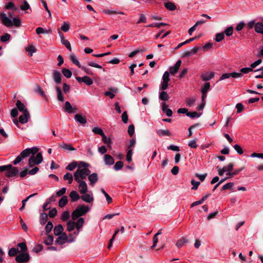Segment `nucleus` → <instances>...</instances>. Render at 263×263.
I'll use <instances>...</instances> for the list:
<instances>
[{
  "label": "nucleus",
  "instance_id": "2",
  "mask_svg": "<svg viewBox=\"0 0 263 263\" xmlns=\"http://www.w3.org/2000/svg\"><path fill=\"white\" fill-rule=\"evenodd\" d=\"M90 209L88 205H80L74 210L71 214V217L73 220H76L81 216L84 215L86 214Z\"/></svg>",
  "mask_w": 263,
  "mask_h": 263
},
{
  "label": "nucleus",
  "instance_id": "52",
  "mask_svg": "<svg viewBox=\"0 0 263 263\" xmlns=\"http://www.w3.org/2000/svg\"><path fill=\"white\" fill-rule=\"evenodd\" d=\"M19 251L17 249H16L15 248H11L10 249H9L8 251V255L10 256H14L17 254V253Z\"/></svg>",
  "mask_w": 263,
  "mask_h": 263
},
{
  "label": "nucleus",
  "instance_id": "8",
  "mask_svg": "<svg viewBox=\"0 0 263 263\" xmlns=\"http://www.w3.org/2000/svg\"><path fill=\"white\" fill-rule=\"evenodd\" d=\"M242 74L241 73H237V72H232L231 73H224L221 75L219 79V81H221L226 79H228L230 77L233 78H238L242 77Z\"/></svg>",
  "mask_w": 263,
  "mask_h": 263
},
{
  "label": "nucleus",
  "instance_id": "31",
  "mask_svg": "<svg viewBox=\"0 0 263 263\" xmlns=\"http://www.w3.org/2000/svg\"><path fill=\"white\" fill-rule=\"evenodd\" d=\"M60 146L66 151H76V148L72 147L71 145L65 143H62L60 144Z\"/></svg>",
  "mask_w": 263,
  "mask_h": 263
},
{
  "label": "nucleus",
  "instance_id": "39",
  "mask_svg": "<svg viewBox=\"0 0 263 263\" xmlns=\"http://www.w3.org/2000/svg\"><path fill=\"white\" fill-rule=\"evenodd\" d=\"M75 227V222L72 221H69L67 223V229L69 232L72 231Z\"/></svg>",
  "mask_w": 263,
  "mask_h": 263
},
{
  "label": "nucleus",
  "instance_id": "29",
  "mask_svg": "<svg viewBox=\"0 0 263 263\" xmlns=\"http://www.w3.org/2000/svg\"><path fill=\"white\" fill-rule=\"evenodd\" d=\"M48 215L45 213H43L40 216V223L41 225H44L47 222Z\"/></svg>",
  "mask_w": 263,
  "mask_h": 263
},
{
  "label": "nucleus",
  "instance_id": "49",
  "mask_svg": "<svg viewBox=\"0 0 263 263\" xmlns=\"http://www.w3.org/2000/svg\"><path fill=\"white\" fill-rule=\"evenodd\" d=\"M61 41V43L63 45H64L67 48L68 50H69L70 51H71V45H70V42L68 41V40H66L65 39H64L63 40H62Z\"/></svg>",
  "mask_w": 263,
  "mask_h": 263
},
{
  "label": "nucleus",
  "instance_id": "26",
  "mask_svg": "<svg viewBox=\"0 0 263 263\" xmlns=\"http://www.w3.org/2000/svg\"><path fill=\"white\" fill-rule=\"evenodd\" d=\"M69 196L71 198V200L72 202L77 201L80 198L79 194L75 191H72L70 192Z\"/></svg>",
  "mask_w": 263,
  "mask_h": 263
},
{
  "label": "nucleus",
  "instance_id": "21",
  "mask_svg": "<svg viewBox=\"0 0 263 263\" xmlns=\"http://www.w3.org/2000/svg\"><path fill=\"white\" fill-rule=\"evenodd\" d=\"M16 106L21 112H24L26 111H28L25 105L19 100H17Z\"/></svg>",
  "mask_w": 263,
  "mask_h": 263
},
{
  "label": "nucleus",
  "instance_id": "27",
  "mask_svg": "<svg viewBox=\"0 0 263 263\" xmlns=\"http://www.w3.org/2000/svg\"><path fill=\"white\" fill-rule=\"evenodd\" d=\"M84 195L81 196V198L84 201H85L87 203H90L93 200V197L88 194H84Z\"/></svg>",
  "mask_w": 263,
  "mask_h": 263
},
{
  "label": "nucleus",
  "instance_id": "19",
  "mask_svg": "<svg viewBox=\"0 0 263 263\" xmlns=\"http://www.w3.org/2000/svg\"><path fill=\"white\" fill-rule=\"evenodd\" d=\"M188 239L184 237H182L177 241L176 246L178 248H181L184 246L185 245L188 243Z\"/></svg>",
  "mask_w": 263,
  "mask_h": 263
},
{
  "label": "nucleus",
  "instance_id": "22",
  "mask_svg": "<svg viewBox=\"0 0 263 263\" xmlns=\"http://www.w3.org/2000/svg\"><path fill=\"white\" fill-rule=\"evenodd\" d=\"M38 150V148L34 147L32 148H27L24 149L23 151L26 152V155L27 156V157H28L31 154L32 155V156H33L35 154H36Z\"/></svg>",
  "mask_w": 263,
  "mask_h": 263
},
{
  "label": "nucleus",
  "instance_id": "17",
  "mask_svg": "<svg viewBox=\"0 0 263 263\" xmlns=\"http://www.w3.org/2000/svg\"><path fill=\"white\" fill-rule=\"evenodd\" d=\"M162 110L168 117L172 116L173 112L171 109L167 108V105L164 102L161 103Z\"/></svg>",
  "mask_w": 263,
  "mask_h": 263
},
{
  "label": "nucleus",
  "instance_id": "20",
  "mask_svg": "<svg viewBox=\"0 0 263 263\" xmlns=\"http://www.w3.org/2000/svg\"><path fill=\"white\" fill-rule=\"evenodd\" d=\"M76 121L81 124H85L87 122V120L85 117L82 116L81 114H76L74 116Z\"/></svg>",
  "mask_w": 263,
  "mask_h": 263
},
{
  "label": "nucleus",
  "instance_id": "60",
  "mask_svg": "<svg viewBox=\"0 0 263 263\" xmlns=\"http://www.w3.org/2000/svg\"><path fill=\"white\" fill-rule=\"evenodd\" d=\"M101 191L105 196L108 203L109 204L111 203L112 201V198L109 196V195L105 192V191L103 189H101Z\"/></svg>",
  "mask_w": 263,
  "mask_h": 263
},
{
  "label": "nucleus",
  "instance_id": "51",
  "mask_svg": "<svg viewBox=\"0 0 263 263\" xmlns=\"http://www.w3.org/2000/svg\"><path fill=\"white\" fill-rule=\"evenodd\" d=\"M62 73L64 74V76L67 78H70L72 76V72L68 69H63Z\"/></svg>",
  "mask_w": 263,
  "mask_h": 263
},
{
  "label": "nucleus",
  "instance_id": "48",
  "mask_svg": "<svg viewBox=\"0 0 263 263\" xmlns=\"http://www.w3.org/2000/svg\"><path fill=\"white\" fill-rule=\"evenodd\" d=\"M92 131L95 134H98L101 136L104 134L102 129L99 127H93Z\"/></svg>",
  "mask_w": 263,
  "mask_h": 263
},
{
  "label": "nucleus",
  "instance_id": "36",
  "mask_svg": "<svg viewBox=\"0 0 263 263\" xmlns=\"http://www.w3.org/2000/svg\"><path fill=\"white\" fill-rule=\"evenodd\" d=\"M68 202V199L67 197L65 196H63L62 197V198L60 199V200L59 201V205L63 208L64 207Z\"/></svg>",
  "mask_w": 263,
  "mask_h": 263
},
{
  "label": "nucleus",
  "instance_id": "28",
  "mask_svg": "<svg viewBox=\"0 0 263 263\" xmlns=\"http://www.w3.org/2000/svg\"><path fill=\"white\" fill-rule=\"evenodd\" d=\"M78 218L77 221L75 222V227L77 229L81 230L84 223V219L82 217Z\"/></svg>",
  "mask_w": 263,
  "mask_h": 263
},
{
  "label": "nucleus",
  "instance_id": "53",
  "mask_svg": "<svg viewBox=\"0 0 263 263\" xmlns=\"http://www.w3.org/2000/svg\"><path fill=\"white\" fill-rule=\"evenodd\" d=\"M5 9L8 10H12L13 11H15L17 10L16 8L15 7V5L13 3L10 2H9L7 5L5 6Z\"/></svg>",
  "mask_w": 263,
  "mask_h": 263
},
{
  "label": "nucleus",
  "instance_id": "10",
  "mask_svg": "<svg viewBox=\"0 0 263 263\" xmlns=\"http://www.w3.org/2000/svg\"><path fill=\"white\" fill-rule=\"evenodd\" d=\"M30 118V115L29 111H26V112H22V115L19 117V122L22 124H25L28 122Z\"/></svg>",
  "mask_w": 263,
  "mask_h": 263
},
{
  "label": "nucleus",
  "instance_id": "47",
  "mask_svg": "<svg viewBox=\"0 0 263 263\" xmlns=\"http://www.w3.org/2000/svg\"><path fill=\"white\" fill-rule=\"evenodd\" d=\"M53 228V224L51 221H48L45 227V231L46 234H48Z\"/></svg>",
  "mask_w": 263,
  "mask_h": 263
},
{
  "label": "nucleus",
  "instance_id": "15",
  "mask_svg": "<svg viewBox=\"0 0 263 263\" xmlns=\"http://www.w3.org/2000/svg\"><path fill=\"white\" fill-rule=\"evenodd\" d=\"M103 159L105 164L107 165H111L115 163L113 157L108 154H105Z\"/></svg>",
  "mask_w": 263,
  "mask_h": 263
},
{
  "label": "nucleus",
  "instance_id": "24",
  "mask_svg": "<svg viewBox=\"0 0 263 263\" xmlns=\"http://www.w3.org/2000/svg\"><path fill=\"white\" fill-rule=\"evenodd\" d=\"M63 226L61 224H58L54 227L53 232L55 235L59 236L63 233Z\"/></svg>",
  "mask_w": 263,
  "mask_h": 263
},
{
  "label": "nucleus",
  "instance_id": "38",
  "mask_svg": "<svg viewBox=\"0 0 263 263\" xmlns=\"http://www.w3.org/2000/svg\"><path fill=\"white\" fill-rule=\"evenodd\" d=\"M63 179L64 180H68V183L71 184L73 181V176L71 173H67L63 176Z\"/></svg>",
  "mask_w": 263,
  "mask_h": 263
},
{
  "label": "nucleus",
  "instance_id": "14",
  "mask_svg": "<svg viewBox=\"0 0 263 263\" xmlns=\"http://www.w3.org/2000/svg\"><path fill=\"white\" fill-rule=\"evenodd\" d=\"M181 64V61L178 60L174 66L171 67L169 69L170 73L174 75L178 70L179 67H180Z\"/></svg>",
  "mask_w": 263,
  "mask_h": 263
},
{
  "label": "nucleus",
  "instance_id": "58",
  "mask_svg": "<svg viewBox=\"0 0 263 263\" xmlns=\"http://www.w3.org/2000/svg\"><path fill=\"white\" fill-rule=\"evenodd\" d=\"M70 29V25L67 22H64L63 24L61 26V29L64 32H67Z\"/></svg>",
  "mask_w": 263,
  "mask_h": 263
},
{
  "label": "nucleus",
  "instance_id": "59",
  "mask_svg": "<svg viewBox=\"0 0 263 263\" xmlns=\"http://www.w3.org/2000/svg\"><path fill=\"white\" fill-rule=\"evenodd\" d=\"M224 38V33L222 32L218 33L216 34L215 41L217 42H221Z\"/></svg>",
  "mask_w": 263,
  "mask_h": 263
},
{
  "label": "nucleus",
  "instance_id": "62",
  "mask_svg": "<svg viewBox=\"0 0 263 263\" xmlns=\"http://www.w3.org/2000/svg\"><path fill=\"white\" fill-rule=\"evenodd\" d=\"M35 162L36 161H35V156L34 155L31 156L29 158V161H28L29 167H32L34 165H36V164H35Z\"/></svg>",
  "mask_w": 263,
  "mask_h": 263
},
{
  "label": "nucleus",
  "instance_id": "16",
  "mask_svg": "<svg viewBox=\"0 0 263 263\" xmlns=\"http://www.w3.org/2000/svg\"><path fill=\"white\" fill-rule=\"evenodd\" d=\"M26 151H23L21 153V154L18 156H17L15 160L13 161V163L14 165H16L18 164L20 162H21L23 159L27 157V156L26 155Z\"/></svg>",
  "mask_w": 263,
  "mask_h": 263
},
{
  "label": "nucleus",
  "instance_id": "42",
  "mask_svg": "<svg viewBox=\"0 0 263 263\" xmlns=\"http://www.w3.org/2000/svg\"><path fill=\"white\" fill-rule=\"evenodd\" d=\"M77 162L75 161L69 163L66 167V169L69 171H73L77 166Z\"/></svg>",
  "mask_w": 263,
  "mask_h": 263
},
{
  "label": "nucleus",
  "instance_id": "54",
  "mask_svg": "<svg viewBox=\"0 0 263 263\" xmlns=\"http://www.w3.org/2000/svg\"><path fill=\"white\" fill-rule=\"evenodd\" d=\"M233 32V27L232 26H230L226 29L224 33L227 36H231Z\"/></svg>",
  "mask_w": 263,
  "mask_h": 263
},
{
  "label": "nucleus",
  "instance_id": "34",
  "mask_svg": "<svg viewBox=\"0 0 263 263\" xmlns=\"http://www.w3.org/2000/svg\"><path fill=\"white\" fill-rule=\"evenodd\" d=\"M77 166V170L89 169L88 166H89V164L84 161H80Z\"/></svg>",
  "mask_w": 263,
  "mask_h": 263
},
{
  "label": "nucleus",
  "instance_id": "37",
  "mask_svg": "<svg viewBox=\"0 0 263 263\" xmlns=\"http://www.w3.org/2000/svg\"><path fill=\"white\" fill-rule=\"evenodd\" d=\"M159 98L161 100L165 101L168 100L169 96L166 92L163 90L159 93Z\"/></svg>",
  "mask_w": 263,
  "mask_h": 263
},
{
  "label": "nucleus",
  "instance_id": "61",
  "mask_svg": "<svg viewBox=\"0 0 263 263\" xmlns=\"http://www.w3.org/2000/svg\"><path fill=\"white\" fill-rule=\"evenodd\" d=\"M253 71V69L252 68L250 67H244L242 68L240 70V72L239 73H241L242 74V73H248L250 72H251Z\"/></svg>",
  "mask_w": 263,
  "mask_h": 263
},
{
  "label": "nucleus",
  "instance_id": "40",
  "mask_svg": "<svg viewBox=\"0 0 263 263\" xmlns=\"http://www.w3.org/2000/svg\"><path fill=\"white\" fill-rule=\"evenodd\" d=\"M70 59L71 61L76 65L79 68L81 67V65L80 64V62L77 59L76 57L74 54H71L70 56Z\"/></svg>",
  "mask_w": 263,
  "mask_h": 263
},
{
  "label": "nucleus",
  "instance_id": "33",
  "mask_svg": "<svg viewBox=\"0 0 263 263\" xmlns=\"http://www.w3.org/2000/svg\"><path fill=\"white\" fill-rule=\"evenodd\" d=\"M72 106L71 105L70 103L68 101H66L65 103V107L64 108V111L68 113V114H72Z\"/></svg>",
  "mask_w": 263,
  "mask_h": 263
},
{
  "label": "nucleus",
  "instance_id": "41",
  "mask_svg": "<svg viewBox=\"0 0 263 263\" xmlns=\"http://www.w3.org/2000/svg\"><path fill=\"white\" fill-rule=\"evenodd\" d=\"M202 113H199L198 114L196 111H193V112H188L186 114V116L187 117H190L191 118H199L201 115Z\"/></svg>",
  "mask_w": 263,
  "mask_h": 263
},
{
  "label": "nucleus",
  "instance_id": "46",
  "mask_svg": "<svg viewBox=\"0 0 263 263\" xmlns=\"http://www.w3.org/2000/svg\"><path fill=\"white\" fill-rule=\"evenodd\" d=\"M123 166V163L121 161H117L114 166V168L116 171H119L122 169Z\"/></svg>",
  "mask_w": 263,
  "mask_h": 263
},
{
  "label": "nucleus",
  "instance_id": "44",
  "mask_svg": "<svg viewBox=\"0 0 263 263\" xmlns=\"http://www.w3.org/2000/svg\"><path fill=\"white\" fill-rule=\"evenodd\" d=\"M35 159L36 161L35 164L36 165L40 164L43 160L42 154L41 153H37L35 156Z\"/></svg>",
  "mask_w": 263,
  "mask_h": 263
},
{
  "label": "nucleus",
  "instance_id": "30",
  "mask_svg": "<svg viewBox=\"0 0 263 263\" xmlns=\"http://www.w3.org/2000/svg\"><path fill=\"white\" fill-rule=\"evenodd\" d=\"M157 134L161 137L162 136H170L171 134L169 130L167 129H159L157 131Z\"/></svg>",
  "mask_w": 263,
  "mask_h": 263
},
{
  "label": "nucleus",
  "instance_id": "3",
  "mask_svg": "<svg viewBox=\"0 0 263 263\" xmlns=\"http://www.w3.org/2000/svg\"><path fill=\"white\" fill-rule=\"evenodd\" d=\"M90 174L89 169L77 170L73 174L74 179L76 182H79L85 179Z\"/></svg>",
  "mask_w": 263,
  "mask_h": 263
},
{
  "label": "nucleus",
  "instance_id": "55",
  "mask_svg": "<svg viewBox=\"0 0 263 263\" xmlns=\"http://www.w3.org/2000/svg\"><path fill=\"white\" fill-rule=\"evenodd\" d=\"M234 165L233 163H229L228 165L223 166L222 168L225 171V173L232 172L233 170Z\"/></svg>",
  "mask_w": 263,
  "mask_h": 263
},
{
  "label": "nucleus",
  "instance_id": "57",
  "mask_svg": "<svg viewBox=\"0 0 263 263\" xmlns=\"http://www.w3.org/2000/svg\"><path fill=\"white\" fill-rule=\"evenodd\" d=\"M139 16L140 17L137 22V24H140L142 23H145L146 22V17L144 14H140Z\"/></svg>",
  "mask_w": 263,
  "mask_h": 263
},
{
  "label": "nucleus",
  "instance_id": "4",
  "mask_svg": "<svg viewBox=\"0 0 263 263\" xmlns=\"http://www.w3.org/2000/svg\"><path fill=\"white\" fill-rule=\"evenodd\" d=\"M2 166H6L7 167L4 171L5 172V176L7 177H12L17 176L18 174V168L17 167H14L11 164H8L6 165H2Z\"/></svg>",
  "mask_w": 263,
  "mask_h": 263
},
{
  "label": "nucleus",
  "instance_id": "11",
  "mask_svg": "<svg viewBox=\"0 0 263 263\" xmlns=\"http://www.w3.org/2000/svg\"><path fill=\"white\" fill-rule=\"evenodd\" d=\"M79 183L78 187L81 194H85L87 192L88 187L87 184L84 180L77 182Z\"/></svg>",
  "mask_w": 263,
  "mask_h": 263
},
{
  "label": "nucleus",
  "instance_id": "43",
  "mask_svg": "<svg viewBox=\"0 0 263 263\" xmlns=\"http://www.w3.org/2000/svg\"><path fill=\"white\" fill-rule=\"evenodd\" d=\"M102 138L103 142L106 144L108 147H110L111 143V139H108L104 134L102 136Z\"/></svg>",
  "mask_w": 263,
  "mask_h": 263
},
{
  "label": "nucleus",
  "instance_id": "35",
  "mask_svg": "<svg viewBox=\"0 0 263 263\" xmlns=\"http://www.w3.org/2000/svg\"><path fill=\"white\" fill-rule=\"evenodd\" d=\"M53 237L50 235H48L47 237L44 240V243L47 246L51 245L53 243Z\"/></svg>",
  "mask_w": 263,
  "mask_h": 263
},
{
  "label": "nucleus",
  "instance_id": "18",
  "mask_svg": "<svg viewBox=\"0 0 263 263\" xmlns=\"http://www.w3.org/2000/svg\"><path fill=\"white\" fill-rule=\"evenodd\" d=\"M214 76L213 72H206L201 76V78L203 81H208L211 80Z\"/></svg>",
  "mask_w": 263,
  "mask_h": 263
},
{
  "label": "nucleus",
  "instance_id": "56",
  "mask_svg": "<svg viewBox=\"0 0 263 263\" xmlns=\"http://www.w3.org/2000/svg\"><path fill=\"white\" fill-rule=\"evenodd\" d=\"M26 51L29 52L30 56H32V54L36 51V49L33 46L30 45L26 48Z\"/></svg>",
  "mask_w": 263,
  "mask_h": 263
},
{
  "label": "nucleus",
  "instance_id": "9",
  "mask_svg": "<svg viewBox=\"0 0 263 263\" xmlns=\"http://www.w3.org/2000/svg\"><path fill=\"white\" fill-rule=\"evenodd\" d=\"M76 79L79 83L83 82L87 85H90L93 83L92 80L86 76L83 77H77Z\"/></svg>",
  "mask_w": 263,
  "mask_h": 263
},
{
  "label": "nucleus",
  "instance_id": "12",
  "mask_svg": "<svg viewBox=\"0 0 263 263\" xmlns=\"http://www.w3.org/2000/svg\"><path fill=\"white\" fill-rule=\"evenodd\" d=\"M88 180L90 182V185L93 186L95 183L98 181V176L96 173L89 174L88 176Z\"/></svg>",
  "mask_w": 263,
  "mask_h": 263
},
{
  "label": "nucleus",
  "instance_id": "6",
  "mask_svg": "<svg viewBox=\"0 0 263 263\" xmlns=\"http://www.w3.org/2000/svg\"><path fill=\"white\" fill-rule=\"evenodd\" d=\"M75 241L74 238H72L68 240V237L66 233H63L62 234L59 236L55 240V243L59 245H63L66 241L68 242H72Z\"/></svg>",
  "mask_w": 263,
  "mask_h": 263
},
{
  "label": "nucleus",
  "instance_id": "13",
  "mask_svg": "<svg viewBox=\"0 0 263 263\" xmlns=\"http://www.w3.org/2000/svg\"><path fill=\"white\" fill-rule=\"evenodd\" d=\"M53 79L54 81V82L58 84H59L61 83V78H62V74L61 73L55 70H53Z\"/></svg>",
  "mask_w": 263,
  "mask_h": 263
},
{
  "label": "nucleus",
  "instance_id": "64",
  "mask_svg": "<svg viewBox=\"0 0 263 263\" xmlns=\"http://www.w3.org/2000/svg\"><path fill=\"white\" fill-rule=\"evenodd\" d=\"M234 149L237 152V153L239 155H241L243 154V150L241 146L238 144H235L234 145Z\"/></svg>",
  "mask_w": 263,
  "mask_h": 263
},
{
  "label": "nucleus",
  "instance_id": "32",
  "mask_svg": "<svg viewBox=\"0 0 263 263\" xmlns=\"http://www.w3.org/2000/svg\"><path fill=\"white\" fill-rule=\"evenodd\" d=\"M165 7L168 10L174 11L176 9V6L173 3L166 2L164 3Z\"/></svg>",
  "mask_w": 263,
  "mask_h": 263
},
{
  "label": "nucleus",
  "instance_id": "45",
  "mask_svg": "<svg viewBox=\"0 0 263 263\" xmlns=\"http://www.w3.org/2000/svg\"><path fill=\"white\" fill-rule=\"evenodd\" d=\"M210 89V83L209 82H206L204 83V85L202 87L201 89V92L207 93L208 91Z\"/></svg>",
  "mask_w": 263,
  "mask_h": 263
},
{
  "label": "nucleus",
  "instance_id": "5",
  "mask_svg": "<svg viewBox=\"0 0 263 263\" xmlns=\"http://www.w3.org/2000/svg\"><path fill=\"white\" fill-rule=\"evenodd\" d=\"M170 81V74L168 71H165L163 76L162 80L160 86V89L164 90L167 89L168 86V82Z\"/></svg>",
  "mask_w": 263,
  "mask_h": 263
},
{
  "label": "nucleus",
  "instance_id": "63",
  "mask_svg": "<svg viewBox=\"0 0 263 263\" xmlns=\"http://www.w3.org/2000/svg\"><path fill=\"white\" fill-rule=\"evenodd\" d=\"M135 133V127L133 124L129 125L128 128V133L130 137H132Z\"/></svg>",
  "mask_w": 263,
  "mask_h": 263
},
{
  "label": "nucleus",
  "instance_id": "25",
  "mask_svg": "<svg viewBox=\"0 0 263 263\" xmlns=\"http://www.w3.org/2000/svg\"><path fill=\"white\" fill-rule=\"evenodd\" d=\"M255 31L260 34H263V24L261 22H257L255 25Z\"/></svg>",
  "mask_w": 263,
  "mask_h": 263
},
{
  "label": "nucleus",
  "instance_id": "1",
  "mask_svg": "<svg viewBox=\"0 0 263 263\" xmlns=\"http://www.w3.org/2000/svg\"><path fill=\"white\" fill-rule=\"evenodd\" d=\"M0 20L2 24L7 27H11L13 26L20 27L21 25V21L19 18L13 17L12 20L4 12L0 13Z\"/></svg>",
  "mask_w": 263,
  "mask_h": 263
},
{
  "label": "nucleus",
  "instance_id": "7",
  "mask_svg": "<svg viewBox=\"0 0 263 263\" xmlns=\"http://www.w3.org/2000/svg\"><path fill=\"white\" fill-rule=\"evenodd\" d=\"M30 259V256L27 253H21L15 257V260L17 263H24L28 261Z\"/></svg>",
  "mask_w": 263,
  "mask_h": 263
},
{
  "label": "nucleus",
  "instance_id": "50",
  "mask_svg": "<svg viewBox=\"0 0 263 263\" xmlns=\"http://www.w3.org/2000/svg\"><path fill=\"white\" fill-rule=\"evenodd\" d=\"M10 37L11 35L9 34L6 33L1 36L0 40L2 42H6L8 41L10 39Z\"/></svg>",
  "mask_w": 263,
  "mask_h": 263
},
{
  "label": "nucleus",
  "instance_id": "23",
  "mask_svg": "<svg viewBox=\"0 0 263 263\" xmlns=\"http://www.w3.org/2000/svg\"><path fill=\"white\" fill-rule=\"evenodd\" d=\"M55 90L57 93V99L58 101L60 102H63L64 100V94L63 93L60 87L59 86H56Z\"/></svg>",
  "mask_w": 263,
  "mask_h": 263
}]
</instances>
